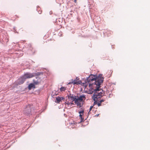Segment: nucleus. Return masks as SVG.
Wrapping results in <instances>:
<instances>
[{"label":"nucleus","instance_id":"nucleus-2","mask_svg":"<svg viewBox=\"0 0 150 150\" xmlns=\"http://www.w3.org/2000/svg\"><path fill=\"white\" fill-rule=\"evenodd\" d=\"M68 98L71 99L72 102L74 101L79 108L83 106V102L86 99L85 95L84 94L81 95L79 96H76L73 94H70L68 96Z\"/></svg>","mask_w":150,"mask_h":150},{"label":"nucleus","instance_id":"nucleus-16","mask_svg":"<svg viewBox=\"0 0 150 150\" xmlns=\"http://www.w3.org/2000/svg\"><path fill=\"white\" fill-rule=\"evenodd\" d=\"M93 106H91L90 107V111L93 108Z\"/></svg>","mask_w":150,"mask_h":150},{"label":"nucleus","instance_id":"nucleus-9","mask_svg":"<svg viewBox=\"0 0 150 150\" xmlns=\"http://www.w3.org/2000/svg\"><path fill=\"white\" fill-rule=\"evenodd\" d=\"M98 101H94V105H97L98 107L101 105V103Z\"/></svg>","mask_w":150,"mask_h":150},{"label":"nucleus","instance_id":"nucleus-17","mask_svg":"<svg viewBox=\"0 0 150 150\" xmlns=\"http://www.w3.org/2000/svg\"><path fill=\"white\" fill-rule=\"evenodd\" d=\"M70 82L71 83H73V80H72Z\"/></svg>","mask_w":150,"mask_h":150},{"label":"nucleus","instance_id":"nucleus-10","mask_svg":"<svg viewBox=\"0 0 150 150\" xmlns=\"http://www.w3.org/2000/svg\"><path fill=\"white\" fill-rule=\"evenodd\" d=\"M73 84H80L81 83V81H77L76 80H73Z\"/></svg>","mask_w":150,"mask_h":150},{"label":"nucleus","instance_id":"nucleus-18","mask_svg":"<svg viewBox=\"0 0 150 150\" xmlns=\"http://www.w3.org/2000/svg\"><path fill=\"white\" fill-rule=\"evenodd\" d=\"M71 84V83L70 82H69L68 83V84Z\"/></svg>","mask_w":150,"mask_h":150},{"label":"nucleus","instance_id":"nucleus-11","mask_svg":"<svg viewBox=\"0 0 150 150\" xmlns=\"http://www.w3.org/2000/svg\"><path fill=\"white\" fill-rule=\"evenodd\" d=\"M66 87L62 86L60 89V92L64 91L66 90Z\"/></svg>","mask_w":150,"mask_h":150},{"label":"nucleus","instance_id":"nucleus-1","mask_svg":"<svg viewBox=\"0 0 150 150\" xmlns=\"http://www.w3.org/2000/svg\"><path fill=\"white\" fill-rule=\"evenodd\" d=\"M103 80V78L100 76L97 78L95 75H91L87 79L86 83H89L90 89H92L93 88L100 86Z\"/></svg>","mask_w":150,"mask_h":150},{"label":"nucleus","instance_id":"nucleus-14","mask_svg":"<svg viewBox=\"0 0 150 150\" xmlns=\"http://www.w3.org/2000/svg\"><path fill=\"white\" fill-rule=\"evenodd\" d=\"M104 101H105L104 100L102 99L100 100H99L98 101L99 102L101 103L103 102H104Z\"/></svg>","mask_w":150,"mask_h":150},{"label":"nucleus","instance_id":"nucleus-19","mask_svg":"<svg viewBox=\"0 0 150 150\" xmlns=\"http://www.w3.org/2000/svg\"><path fill=\"white\" fill-rule=\"evenodd\" d=\"M76 0H74V1L76 3Z\"/></svg>","mask_w":150,"mask_h":150},{"label":"nucleus","instance_id":"nucleus-7","mask_svg":"<svg viewBox=\"0 0 150 150\" xmlns=\"http://www.w3.org/2000/svg\"><path fill=\"white\" fill-rule=\"evenodd\" d=\"M64 99V98H63L58 96L56 98V102L57 103H59L60 102H61L62 100Z\"/></svg>","mask_w":150,"mask_h":150},{"label":"nucleus","instance_id":"nucleus-8","mask_svg":"<svg viewBox=\"0 0 150 150\" xmlns=\"http://www.w3.org/2000/svg\"><path fill=\"white\" fill-rule=\"evenodd\" d=\"M35 85L32 83L30 84L28 86V88L29 90H31L32 88H35Z\"/></svg>","mask_w":150,"mask_h":150},{"label":"nucleus","instance_id":"nucleus-12","mask_svg":"<svg viewBox=\"0 0 150 150\" xmlns=\"http://www.w3.org/2000/svg\"><path fill=\"white\" fill-rule=\"evenodd\" d=\"M65 103L66 105H70L71 106L73 104V103H72L69 102L68 101H67L65 102Z\"/></svg>","mask_w":150,"mask_h":150},{"label":"nucleus","instance_id":"nucleus-15","mask_svg":"<svg viewBox=\"0 0 150 150\" xmlns=\"http://www.w3.org/2000/svg\"><path fill=\"white\" fill-rule=\"evenodd\" d=\"M21 79V78H20V79H19L18 80V84H19V85H20V84H19V83L20 82H21V81H21V80H20V79Z\"/></svg>","mask_w":150,"mask_h":150},{"label":"nucleus","instance_id":"nucleus-4","mask_svg":"<svg viewBox=\"0 0 150 150\" xmlns=\"http://www.w3.org/2000/svg\"><path fill=\"white\" fill-rule=\"evenodd\" d=\"M42 74L39 72L33 73H32L27 72L25 74L21 77L20 80H21L22 81L19 83V84H23L25 80L27 79H30L33 78L36 76H39Z\"/></svg>","mask_w":150,"mask_h":150},{"label":"nucleus","instance_id":"nucleus-5","mask_svg":"<svg viewBox=\"0 0 150 150\" xmlns=\"http://www.w3.org/2000/svg\"><path fill=\"white\" fill-rule=\"evenodd\" d=\"M31 108L30 105H27L26 108L23 110V112L25 114H28L31 112Z\"/></svg>","mask_w":150,"mask_h":150},{"label":"nucleus","instance_id":"nucleus-6","mask_svg":"<svg viewBox=\"0 0 150 150\" xmlns=\"http://www.w3.org/2000/svg\"><path fill=\"white\" fill-rule=\"evenodd\" d=\"M84 111L83 110H82V111H80L79 112V117L81 118V122H82L84 120V118L82 117L83 115V114Z\"/></svg>","mask_w":150,"mask_h":150},{"label":"nucleus","instance_id":"nucleus-3","mask_svg":"<svg viewBox=\"0 0 150 150\" xmlns=\"http://www.w3.org/2000/svg\"><path fill=\"white\" fill-rule=\"evenodd\" d=\"M100 86L93 88V89H90L92 90V92L94 93L92 97V98L94 101H99V99L103 95V90L100 89Z\"/></svg>","mask_w":150,"mask_h":150},{"label":"nucleus","instance_id":"nucleus-13","mask_svg":"<svg viewBox=\"0 0 150 150\" xmlns=\"http://www.w3.org/2000/svg\"><path fill=\"white\" fill-rule=\"evenodd\" d=\"M33 82L34 83L35 85L38 84V81H35V80H33Z\"/></svg>","mask_w":150,"mask_h":150}]
</instances>
